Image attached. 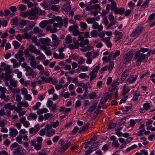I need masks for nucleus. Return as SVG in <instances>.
Returning <instances> with one entry per match:
<instances>
[{
	"instance_id": "nucleus-1",
	"label": "nucleus",
	"mask_w": 155,
	"mask_h": 155,
	"mask_svg": "<svg viewBox=\"0 0 155 155\" xmlns=\"http://www.w3.org/2000/svg\"><path fill=\"white\" fill-rule=\"evenodd\" d=\"M147 52V54H145L143 53H140L139 51L136 52L134 57V59H137L136 61V65L137 66H140L142 61L144 63L147 61L148 60V56L151 53V50H150Z\"/></svg>"
},
{
	"instance_id": "nucleus-2",
	"label": "nucleus",
	"mask_w": 155,
	"mask_h": 155,
	"mask_svg": "<svg viewBox=\"0 0 155 155\" xmlns=\"http://www.w3.org/2000/svg\"><path fill=\"white\" fill-rule=\"evenodd\" d=\"M133 53V51L131 50L127 52L124 55L122 59V61L123 64H127L129 63L130 61L132 59Z\"/></svg>"
},
{
	"instance_id": "nucleus-3",
	"label": "nucleus",
	"mask_w": 155,
	"mask_h": 155,
	"mask_svg": "<svg viewBox=\"0 0 155 155\" xmlns=\"http://www.w3.org/2000/svg\"><path fill=\"white\" fill-rule=\"evenodd\" d=\"M143 25H140L134 28L130 35L131 37H135L139 36L142 32Z\"/></svg>"
},
{
	"instance_id": "nucleus-4",
	"label": "nucleus",
	"mask_w": 155,
	"mask_h": 155,
	"mask_svg": "<svg viewBox=\"0 0 155 155\" xmlns=\"http://www.w3.org/2000/svg\"><path fill=\"white\" fill-rule=\"evenodd\" d=\"M37 140L36 139L31 140L30 143L31 146L34 147V149L37 151L40 150L42 147V143H36Z\"/></svg>"
},
{
	"instance_id": "nucleus-5",
	"label": "nucleus",
	"mask_w": 155,
	"mask_h": 155,
	"mask_svg": "<svg viewBox=\"0 0 155 155\" xmlns=\"http://www.w3.org/2000/svg\"><path fill=\"white\" fill-rule=\"evenodd\" d=\"M137 76L135 75H130L127 79V84L128 85L134 83L137 80Z\"/></svg>"
},
{
	"instance_id": "nucleus-6",
	"label": "nucleus",
	"mask_w": 155,
	"mask_h": 155,
	"mask_svg": "<svg viewBox=\"0 0 155 155\" xmlns=\"http://www.w3.org/2000/svg\"><path fill=\"white\" fill-rule=\"evenodd\" d=\"M110 37H107L103 38L102 41L105 43L106 45L109 48H111L112 46V44L110 41Z\"/></svg>"
},
{
	"instance_id": "nucleus-7",
	"label": "nucleus",
	"mask_w": 155,
	"mask_h": 155,
	"mask_svg": "<svg viewBox=\"0 0 155 155\" xmlns=\"http://www.w3.org/2000/svg\"><path fill=\"white\" fill-rule=\"evenodd\" d=\"M39 40L42 45L48 46L49 45V43L51 41L50 39L48 38H41Z\"/></svg>"
},
{
	"instance_id": "nucleus-8",
	"label": "nucleus",
	"mask_w": 155,
	"mask_h": 155,
	"mask_svg": "<svg viewBox=\"0 0 155 155\" xmlns=\"http://www.w3.org/2000/svg\"><path fill=\"white\" fill-rule=\"evenodd\" d=\"M90 125V124L88 122L87 123L80 128L78 132V133L81 134L84 132L86 130H87L89 128Z\"/></svg>"
},
{
	"instance_id": "nucleus-9",
	"label": "nucleus",
	"mask_w": 155,
	"mask_h": 155,
	"mask_svg": "<svg viewBox=\"0 0 155 155\" xmlns=\"http://www.w3.org/2000/svg\"><path fill=\"white\" fill-rule=\"evenodd\" d=\"M10 132L9 135L11 137H14L18 134V132L17 130L14 128H11L9 129Z\"/></svg>"
},
{
	"instance_id": "nucleus-10",
	"label": "nucleus",
	"mask_w": 155,
	"mask_h": 155,
	"mask_svg": "<svg viewBox=\"0 0 155 155\" xmlns=\"http://www.w3.org/2000/svg\"><path fill=\"white\" fill-rule=\"evenodd\" d=\"M11 103H8L4 105V107L6 109H9L10 110H12L15 109V106L14 105H11Z\"/></svg>"
},
{
	"instance_id": "nucleus-11",
	"label": "nucleus",
	"mask_w": 155,
	"mask_h": 155,
	"mask_svg": "<svg viewBox=\"0 0 155 155\" xmlns=\"http://www.w3.org/2000/svg\"><path fill=\"white\" fill-rule=\"evenodd\" d=\"M116 33L115 35V41H117L121 38L123 36L122 32H119L117 30H115V31Z\"/></svg>"
},
{
	"instance_id": "nucleus-12",
	"label": "nucleus",
	"mask_w": 155,
	"mask_h": 155,
	"mask_svg": "<svg viewBox=\"0 0 155 155\" xmlns=\"http://www.w3.org/2000/svg\"><path fill=\"white\" fill-rule=\"evenodd\" d=\"M125 12V9L123 8H117L114 11L115 14H119L122 15Z\"/></svg>"
},
{
	"instance_id": "nucleus-13",
	"label": "nucleus",
	"mask_w": 155,
	"mask_h": 155,
	"mask_svg": "<svg viewBox=\"0 0 155 155\" xmlns=\"http://www.w3.org/2000/svg\"><path fill=\"white\" fill-rule=\"evenodd\" d=\"M63 10L66 12H68L71 9V7L69 2H66V4L63 6Z\"/></svg>"
},
{
	"instance_id": "nucleus-14",
	"label": "nucleus",
	"mask_w": 155,
	"mask_h": 155,
	"mask_svg": "<svg viewBox=\"0 0 155 155\" xmlns=\"http://www.w3.org/2000/svg\"><path fill=\"white\" fill-rule=\"evenodd\" d=\"M38 8H35L32 9L31 10L29 11V15L36 16L37 15H38Z\"/></svg>"
},
{
	"instance_id": "nucleus-15",
	"label": "nucleus",
	"mask_w": 155,
	"mask_h": 155,
	"mask_svg": "<svg viewBox=\"0 0 155 155\" xmlns=\"http://www.w3.org/2000/svg\"><path fill=\"white\" fill-rule=\"evenodd\" d=\"M37 115L35 113H31L29 114L28 117V120H35L37 117Z\"/></svg>"
},
{
	"instance_id": "nucleus-16",
	"label": "nucleus",
	"mask_w": 155,
	"mask_h": 155,
	"mask_svg": "<svg viewBox=\"0 0 155 155\" xmlns=\"http://www.w3.org/2000/svg\"><path fill=\"white\" fill-rule=\"evenodd\" d=\"M71 142L70 141L64 144L63 147L60 148V150L62 152H64L71 145Z\"/></svg>"
},
{
	"instance_id": "nucleus-17",
	"label": "nucleus",
	"mask_w": 155,
	"mask_h": 155,
	"mask_svg": "<svg viewBox=\"0 0 155 155\" xmlns=\"http://www.w3.org/2000/svg\"><path fill=\"white\" fill-rule=\"evenodd\" d=\"M22 147L21 146H18L12 152L13 155H17L21 151Z\"/></svg>"
},
{
	"instance_id": "nucleus-18",
	"label": "nucleus",
	"mask_w": 155,
	"mask_h": 155,
	"mask_svg": "<svg viewBox=\"0 0 155 155\" xmlns=\"http://www.w3.org/2000/svg\"><path fill=\"white\" fill-rule=\"evenodd\" d=\"M130 90V89L129 88L128 86H124L123 90L122 95L124 96L128 93Z\"/></svg>"
},
{
	"instance_id": "nucleus-19",
	"label": "nucleus",
	"mask_w": 155,
	"mask_h": 155,
	"mask_svg": "<svg viewBox=\"0 0 155 155\" xmlns=\"http://www.w3.org/2000/svg\"><path fill=\"white\" fill-rule=\"evenodd\" d=\"M0 98L1 99L4 100L6 102L10 100L9 96H6L5 94H0Z\"/></svg>"
},
{
	"instance_id": "nucleus-20",
	"label": "nucleus",
	"mask_w": 155,
	"mask_h": 155,
	"mask_svg": "<svg viewBox=\"0 0 155 155\" xmlns=\"http://www.w3.org/2000/svg\"><path fill=\"white\" fill-rule=\"evenodd\" d=\"M97 104V102H95L87 110V111L88 112H92L94 110Z\"/></svg>"
},
{
	"instance_id": "nucleus-21",
	"label": "nucleus",
	"mask_w": 155,
	"mask_h": 155,
	"mask_svg": "<svg viewBox=\"0 0 155 155\" xmlns=\"http://www.w3.org/2000/svg\"><path fill=\"white\" fill-rule=\"evenodd\" d=\"M78 24H76L74 25H71L69 26L68 28V31L70 32H71L74 31V30L78 29Z\"/></svg>"
},
{
	"instance_id": "nucleus-22",
	"label": "nucleus",
	"mask_w": 155,
	"mask_h": 155,
	"mask_svg": "<svg viewBox=\"0 0 155 155\" xmlns=\"http://www.w3.org/2000/svg\"><path fill=\"white\" fill-rule=\"evenodd\" d=\"M48 110L46 108H44L41 109L37 111V114L38 115H40L44 113H46L48 112Z\"/></svg>"
},
{
	"instance_id": "nucleus-23",
	"label": "nucleus",
	"mask_w": 155,
	"mask_h": 155,
	"mask_svg": "<svg viewBox=\"0 0 155 155\" xmlns=\"http://www.w3.org/2000/svg\"><path fill=\"white\" fill-rule=\"evenodd\" d=\"M132 108V104H130L129 106H126L125 107V108L124 107H122L121 108V109L122 110H123L124 112H128Z\"/></svg>"
},
{
	"instance_id": "nucleus-24",
	"label": "nucleus",
	"mask_w": 155,
	"mask_h": 155,
	"mask_svg": "<svg viewBox=\"0 0 155 155\" xmlns=\"http://www.w3.org/2000/svg\"><path fill=\"white\" fill-rule=\"evenodd\" d=\"M116 5V3L115 1H113L111 2L110 4V8L112 11L114 12L117 8Z\"/></svg>"
},
{
	"instance_id": "nucleus-25",
	"label": "nucleus",
	"mask_w": 155,
	"mask_h": 155,
	"mask_svg": "<svg viewBox=\"0 0 155 155\" xmlns=\"http://www.w3.org/2000/svg\"><path fill=\"white\" fill-rule=\"evenodd\" d=\"M108 99V96H106L105 95V94L104 95V96L101 97L100 100V103L101 104H104L107 101Z\"/></svg>"
},
{
	"instance_id": "nucleus-26",
	"label": "nucleus",
	"mask_w": 155,
	"mask_h": 155,
	"mask_svg": "<svg viewBox=\"0 0 155 155\" xmlns=\"http://www.w3.org/2000/svg\"><path fill=\"white\" fill-rule=\"evenodd\" d=\"M88 24L93 23L95 21V18L89 17L86 20Z\"/></svg>"
},
{
	"instance_id": "nucleus-27",
	"label": "nucleus",
	"mask_w": 155,
	"mask_h": 155,
	"mask_svg": "<svg viewBox=\"0 0 155 155\" xmlns=\"http://www.w3.org/2000/svg\"><path fill=\"white\" fill-rule=\"evenodd\" d=\"M22 37L23 39H29L31 38V36L27 33L25 32L22 35Z\"/></svg>"
},
{
	"instance_id": "nucleus-28",
	"label": "nucleus",
	"mask_w": 155,
	"mask_h": 155,
	"mask_svg": "<svg viewBox=\"0 0 155 155\" xmlns=\"http://www.w3.org/2000/svg\"><path fill=\"white\" fill-rule=\"evenodd\" d=\"M65 40V42L66 44L71 43L72 42L71 37L70 35H68L66 37Z\"/></svg>"
},
{
	"instance_id": "nucleus-29",
	"label": "nucleus",
	"mask_w": 155,
	"mask_h": 155,
	"mask_svg": "<svg viewBox=\"0 0 155 155\" xmlns=\"http://www.w3.org/2000/svg\"><path fill=\"white\" fill-rule=\"evenodd\" d=\"M10 67L9 65L6 66L4 68V69L6 71V75H10L11 71L10 70Z\"/></svg>"
},
{
	"instance_id": "nucleus-30",
	"label": "nucleus",
	"mask_w": 155,
	"mask_h": 155,
	"mask_svg": "<svg viewBox=\"0 0 155 155\" xmlns=\"http://www.w3.org/2000/svg\"><path fill=\"white\" fill-rule=\"evenodd\" d=\"M13 45L15 49H18L20 46V44L18 41H13Z\"/></svg>"
},
{
	"instance_id": "nucleus-31",
	"label": "nucleus",
	"mask_w": 155,
	"mask_h": 155,
	"mask_svg": "<svg viewBox=\"0 0 155 155\" xmlns=\"http://www.w3.org/2000/svg\"><path fill=\"white\" fill-rule=\"evenodd\" d=\"M55 133L54 130L52 129L51 131L48 132L46 134V136L48 137H50L53 135Z\"/></svg>"
},
{
	"instance_id": "nucleus-32",
	"label": "nucleus",
	"mask_w": 155,
	"mask_h": 155,
	"mask_svg": "<svg viewBox=\"0 0 155 155\" xmlns=\"http://www.w3.org/2000/svg\"><path fill=\"white\" fill-rule=\"evenodd\" d=\"M107 129L109 130L114 128L116 126V124L115 123L111 122L110 124H107Z\"/></svg>"
},
{
	"instance_id": "nucleus-33",
	"label": "nucleus",
	"mask_w": 155,
	"mask_h": 155,
	"mask_svg": "<svg viewBox=\"0 0 155 155\" xmlns=\"http://www.w3.org/2000/svg\"><path fill=\"white\" fill-rule=\"evenodd\" d=\"M140 95V94L139 93H134L132 100L134 101H138V97Z\"/></svg>"
},
{
	"instance_id": "nucleus-34",
	"label": "nucleus",
	"mask_w": 155,
	"mask_h": 155,
	"mask_svg": "<svg viewBox=\"0 0 155 155\" xmlns=\"http://www.w3.org/2000/svg\"><path fill=\"white\" fill-rule=\"evenodd\" d=\"M22 136L21 135H18V136L16 138V141L20 144H22Z\"/></svg>"
},
{
	"instance_id": "nucleus-35",
	"label": "nucleus",
	"mask_w": 155,
	"mask_h": 155,
	"mask_svg": "<svg viewBox=\"0 0 155 155\" xmlns=\"http://www.w3.org/2000/svg\"><path fill=\"white\" fill-rule=\"evenodd\" d=\"M26 6L23 4H21L18 6V9L20 11H24L26 10Z\"/></svg>"
},
{
	"instance_id": "nucleus-36",
	"label": "nucleus",
	"mask_w": 155,
	"mask_h": 155,
	"mask_svg": "<svg viewBox=\"0 0 155 155\" xmlns=\"http://www.w3.org/2000/svg\"><path fill=\"white\" fill-rule=\"evenodd\" d=\"M52 38L53 40V42H59V40L58 39L57 35L55 34H52L51 35Z\"/></svg>"
},
{
	"instance_id": "nucleus-37",
	"label": "nucleus",
	"mask_w": 155,
	"mask_h": 155,
	"mask_svg": "<svg viewBox=\"0 0 155 155\" xmlns=\"http://www.w3.org/2000/svg\"><path fill=\"white\" fill-rule=\"evenodd\" d=\"M98 33L96 30L92 31L90 33L92 37L96 38L97 37Z\"/></svg>"
},
{
	"instance_id": "nucleus-38",
	"label": "nucleus",
	"mask_w": 155,
	"mask_h": 155,
	"mask_svg": "<svg viewBox=\"0 0 155 155\" xmlns=\"http://www.w3.org/2000/svg\"><path fill=\"white\" fill-rule=\"evenodd\" d=\"M97 140L96 137H91L90 138V141H88V144L90 145L93 143Z\"/></svg>"
},
{
	"instance_id": "nucleus-39",
	"label": "nucleus",
	"mask_w": 155,
	"mask_h": 155,
	"mask_svg": "<svg viewBox=\"0 0 155 155\" xmlns=\"http://www.w3.org/2000/svg\"><path fill=\"white\" fill-rule=\"evenodd\" d=\"M130 70L131 69L130 68L125 69L122 73V75L123 76H124V75H127L126 77H127L129 75V73L130 71Z\"/></svg>"
},
{
	"instance_id": "nucleus-40",
	"label": "nucleus",
	"mask_w": 155,
	"mask_h": 155,
	"mask_svg": "<svg viewBox=\"0 0 155 155\" xmlns=\"http://www.w3.org/2000/svg\"><path fill=\"white\" fill-rule=\"evenodd\" d=\"M143 108L146 110H149L151 107V106L150 105V103H144L143 104Z\"/></svg>"
},
{
	"instance_id": "nucleus-41",
	"label": "nucleus",
	"mask_w": 155,
	"mask_h": 155,
	"mask_svg": "<svg viewBox=\"0 0 155 155\" xmlns=\"http://www.w3.org/2000/svg\"><path fill=\"white\" fill-rule=\"evenodd\" d=\"M91 148L93 150H96L99 148L98 144L95 143L91 146Z\"/></svg>"
},
{
	"instance_id": "nucleus-42",
	"label": "nucleus",
	"mask_w": 155,
	"mask_h": 155,
	"mask_svg": "<svg viewBox=\"0 0 155 155\" xmlns=\"http://www.w3.org/2000/svg\"><path fill=\"white\" fill-rule=\"evenodd\" d=\"M29 51L31 53H33L36 49V48L32 44H30L29 46Z\"/></svg>"
},
{
	"instance_id": "nucleus-43",
	"label": "nucleus",
	"mask_w": 155,
	"mask_h": 155,
	"mask_svg": "<svg viewBox=\"0 0 155 155\" xmlns=\"http://www.w3.org/2000/svg\"><path fill=\"white\" fill-rule=\"evenodd\" d=\"M34 26L35 25L33 24H30L25 28V29L26 31H28L31 29L33 28Z\"/></svg>"
},
{
	"instance_id": "nucleus-44",
	"label": "nucleus",
	"mask_w": 155,
	"mask_h": 155,
	"mask_svg": "<svg viewBox=\"0 0 155 155\" xmlns=\"http://www.w3.org/2000/svg\"><path fill=\"white\" fill-rule=\"evenodd\" d=\"M20 15L24 18H25L29 15V12H22L20 14Z\"/></svg>"
},
{
	"instance_id": "nucleus-45",
	"label": "nucleus",
	"mask_w": 155,
	"mask_h": 155,
	"mask_svg": "<svg viewBox=\"0 0 155 155\" xmlns=\"http://www.w3.org/2000/svg\"><path fill=\"white\" fill-rule=\"evenodd\" d=\"M80 69L83 71H88V67L87 66L81 65L80 67Z\"/></svg>"
},
{
	"instance_id": "nucleus-46",
	"label": "nucleus",
	"mask_w": 155,
	"mask_h": 155,
	"mask_svg": "<svg viewBox=\"0 0 155 155\" xmlns=\"http://www.w3.org/2000/svg\"><path fill=\"white\" fill-rule=\"evenodd\" d=\"M149 2V0H147L145 1H144L142 4L141 6V7L144 8H146L148 6V4Z\"/></svg>"
},
{
	"instance_id": "nucleus-47",
	"label": "nucleus",
	"mask_w": 155,
	"mask_h": 155,
	"mask_svg": "<svg viewBox=\"0 0 155 155\" xmlns=\"http://www.w3.org/2000/svg\"><path fill=\"white\" fill-rule=\"evenodd\" d=\"M53 117V114L50 113H47L44 115V118L45 120L48 119L49 117Z\"/></svg>"
},
{
	"instance_id": "nucleus-48",
	"label": "nucleus",
	"mask_w": 155,
	"mask_h": 155,
	"mask_svg": "<svg viewBox=\"0 0 155 155\" xmlns=\"http://www.w3.org/2000/svg\"><path fill=\"white\" fill-rule=\"evenodd\" d=\"M80 26L82 28L83 30H85L87 29V25L86 23L85 22H82L80 24Z\"/></svg>"
},
{
	"instance_id": "nucleus-49",
	"label": "nucleus",
	"mask_w": 155,
	"mask_h": 155,
	"mask_svg": "<svg viewBox=\"0 0 155 155\" xmlns=\"http://www.w3.org/2000/svg\"><path fill=\"white\" fill-rule=\"evenodd\" d=\"M18 21V19L16 17H14L11 20L12 25H16Z\"/></svg>"
},
{
	"instance_id": "nucleus-50",
	"label": "nucleus",
	"mask_w": 155,
	"mask_h": 155,
	"mask_svg": "<svg viewBox=\"0 0 155 155\" xmlns=\"http://www.w3.org/2000/svg\"><path fill=\"white\" fill-rule=\"evenodd\" d=\"M100 68L99 64L96 65L93 69V70L92 71V73L94 72L97 74V72L99 70Z\"/></svg>"
},
{
	"instance_id": "nucleus-51",
	"label": "nucleus",
	"mask_w": 155,
	"mask_h": 155,
	"mask_svg": "<svg viewBox=\"0 0 155 155\" xmlns=\"http://www.w3.org/2000/svg\"><path fill=\"white\" fill-rule=\"evenodd\" d=\"M41 104V103L40 102H37L36 104L32 107L33 109L34 110L38 109Z\"/></svg>"
},
{
	"instance_id": "nucleus-52",
	"label": "nucleus",
	"mask_w": 155,
	"mask_h": 155,
	"mask_svg": "<svg viewBox=\"0 0 155 155\" xmlns=\"http://www.w3.org/2000/svg\"><path fill=\"white\" fill-rule=\"evenodd\" d=\"M7 123L6 120H3L0 122V127H4L6 125Z\"/></svg>"
},
{
	"instance_id": "nucleus-53",
	"label": "nucleus",
	"mask_w": 155,
	"mask_h": 155,
	"mask_svg": "<svg viewBox=\"0 0 155 155\" xmlns=\"http://www.w3.org/2000/svg\"><path fill=\"white\" fill-rule=\"evenodd\" d=\"M112 145L113 147L116 148L118 147L120 145V144L117 141H114L112 143Z\"/></svg>"
},
{
	"instance_id": "nucleus-54",
	"label": "nucleus",
	"mask_w": 155,
	"mask_h": 155,
	"mask_svg": "<svg viewBox=\"0 0 155 155\" xmlns=\"http://www.w3.org/2000/svg\"><path fill=\"white\" fill-rule=\"evenodd\" d=\"M45 14V11H42L40 8H38V15H44Z\"/></svg>"
},
{
	"instance_id": "nucleus-55",
	"label": "nucleus",
	"mask_w": 155,
	"mask_h": 155,
	"mask_svg": "<svg viewBox=\"0 0 155 155\" xmlns=\"http://www.w3.org/2000/svg\"><path fill=\"white\" fill-rule=\"evenodd\" d=\"M53 44L52 45H49L52 47V50H54L56 49L58 46L59 44V42H53Z\"/></svg>"
},
{
	"instance_id": "nucleus-56",
	"label": "nucleus",
	"mask_w": 155,
	"mask_h": 155,
	"mask_svg": "<svg viewBox=\"0 0 155 155\" xmlns=\"http://www.w3.org/2000/svg\"><path fill=\"white\" fill-rule=\"evenodd\" d=\"M149 51V49L148 48H141L140 49V50H138L137 51H139L140 53V52H142V53H145Z\"/></svg>"
},
{
	"instance_id": "nucleus-57",
	"label": "nucleus",
	"mask_w": 155,
	"mask_h": 155,
	"mask_svg": "<svg viewBox=\"0 0 155 155\" xmlns=\"http://www.w3.org/2000/svg\"><path fill=\"white\" fill-rule=\"evenodd\" d=\"M96 95V94L95 92H93L89 94V98L90 99L94 98Z\"/></svg>"
},
{
	"instance_id": "nucleus-58",
	"label": "nucleus",
	"mask_w": 155,
	"mask_h": 155,
	"mask_svg": "<svg viewBox=\"0 0 155 155\" xmlns=\"http://www.w3.org/2000/svg\"><path fill=\"white\" fill-rule=\"evenodd\" d=\"M53 18H54L56 21L57 22H60L63 21L62 18L60 17L57 16L56 17L55 15H54Z\"/></svg>"
},
{
	"instance_id": "nucleus-59",
	"label": "nucleus",
	"mask_w": 155,
	"mask_h": 155,
	"mask_svg": "<svg viewBox=\"0 0 155 155\" xmlns=\"http://www.w3.org/2000/svg\"><path fill=\"white\" fill-rule=\"evenodd\" d=\"M116 21H111V22L107 27L106 28L107 29H109L112 25H115L116 24Z\"/></svg>"
},
{
	"instance_id": "nucleus-60",
	"label": "nucleus",
	"mask_w": 155,
	"mask_h": 155,
	"mask_svg": "<svg viewBox=\"0 0 155 155\" xmlns=\"http://www.w3.org/2000/svg\"><path fill=\"white\" fill-rule=\"evenodd\" d=\"M114 62H110V64H109V66H108L107 69H108V70L109 71H111L112 69L114 67Z\"/></svg>"
},
{
	"instance_id": "nucleus-61",
	"label": "nucleus",
	"mask_w": 155,
	"mask_h": 155,
	"mask_svg": "<svg viewBox=\"0 0 155 155\" xmlns=\"http://www.w3.org/2000/svg\"><path fill=\"white\" fill-rule=\"evenodd\" d=\"M120 54V51L119 50H117L114 53L113 58L114 59L117 56H118Z\"/></svg>"
},
{
	"instance_id": "nucleus-62",
	"label": "nucleus",
	"mask_w": 155,
	"mask_h": 155,
	"mask_svg": "<svg viewBox=\"0 0 155 155\" xmlns=\"http://www.w3.org/2000/svg\"><path fill=\"white\" fill-rule=\"evenodd\" d=\"M85 61V60L83 57H81L78 60V64H84Z\"/></svg>"
},
{
	"instance_id": "nucleus-63",
	"label": "nucleus",
	"mask_w": 155,
	"mask_h": 155,
	"mask_svg": "<svg viewBox=\"0 0 155 155\" xmlns=\"http://www.w3.org/2000/svg\"><path fill=\"white\" fill-rule=\"evenodd\" d=\"M12 77V76L11 75H6L4 77L5 81H9Z\"/></svg>"
},
{
	"instance_id": "nucleus-64",
	"label": "nucleus",
	"mask_w": 155,
	"mask_h": 155,
	"mask_svg": "<svg viewBox=\"0 0 155 155\" xmlns=\"http://www.w3.org/2000/svg\"><path fill=\"white\" fill-rule=\"evenodd\" d=\"M51 107L50 110L51 111L54 112L56 110L57 106L56 104H54L52 105H51Z\"/></svg>"
}]
</instances>
